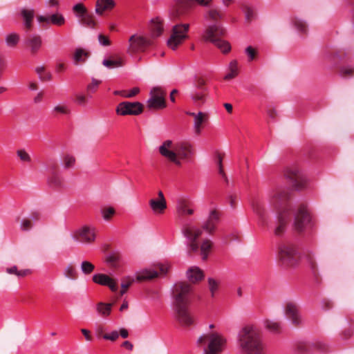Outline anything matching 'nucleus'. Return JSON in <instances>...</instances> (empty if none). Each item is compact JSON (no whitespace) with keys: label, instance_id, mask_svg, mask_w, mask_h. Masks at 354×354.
Listing matches in <instances>:
<instances>
[{"label":"nucleus","instance_id":"1","mask_svg":"<svg viewBox=\"0 0 354 354\" xmlns=\"http://www.w3.org/2000/svg\"><path fill=\"white\" fill-rule=\"evenodd\" d=\"M190 285L184 282H176L171 289L173 308L178 320L183 325L189 326L194 323L193 317L188 310Z\"/></svg>","mask_w":354,"mask_h":354},{"label":"nucleus","instance_id":"2","mask_svg":"<svg viewBox=\"0 0 354 354\" xmlns=\"http://www.w3.org/2000/svg\"><path fill=\"white\" fill-rule=\"evenodd\" d=\"M182 233L189 241L190 250L193 252L200 250L202 260H207L213 248L212 240L207 237L205 238L198 245V239L202 235L203 232L201 227L192 224H185L182 227Z\"/></svg>","mask_w":354,"mask_h":354},{"label":"nucleus","instance_id":"3","mask_svg":"<svg viewBox=\"0 0 354 354\" xmlns=\"http://www.w3.org/2000/svg\"><path fill=\"white\" fill-rule=\"evenodd\" d=\"M205 354H220L227 345V339L221 333H203L197 341Z\"/></svg>","mask_w":354,"mask_h":354},{"label":"nucleus","instance_id":"4","mask_svg":"<svg viewBox=\"0 0 354 354\" xmlns=\"http://www.w3.org/2000/svg\"><path fill=\"white\" fill-rule=\"evenodd\" d=\"M238 342L245 354H264V344L259 333H240Z\"/></svg>","mask_w":354,"mask_h":354},{"label":"nucleus","instance_id":"5","mask_svg":"<svg viewBox=\"0 0 354 354\" xmlns=\"http://www.w3.org/2000/svg\"><path fill=\"white\" fill-rule=\"evenodd\" d=\"M70 236L76 243L91 244L95 241L96 228L91 225H84L72 231Z\"/></svg>","mask_w":354,"mask_h":354},{"label":"nucleus","instance_id":"6","mask_svg":"<svg viewBox=\"0 0 354 354\" xmlns=\"http://www.w3.org/2000/svg\"><path fill=\"white\" fill-rule=\"evenodd\" d=\"M189 24H179L173 26L172 32L167 40V46L175 50L188 37Z\"/></svg>","mask_w":354,"mask_h":354},{"label":"nucleus","instance_id":"7","mask_svg":"<svg viewBox=\"0 0 354 354\" xmlns=\"http://www.w3.org/2000/svg\"><path fill=\"white\" fill-rule=\"evenodd\" d=\"M296 250L290 244L281 243L278 248V258L285 266H294L297 263Z\"/></svg>","mask_w":354,"mask_h":354},{"label":"nucleus","instance_id":"8","mask_svg":"<svg viewBox=\"0 0 354 354\" xmlns=\"http://www.w3.org/2000/svg\"><path fill=\"white\" fill-rule=\"evenodd\" d=\"M285 176L291 181L292 186L297 189H304L308 182V178L297 167L287 168Z\"/></svg>","mask_w":354,"mask_h":354},{"label":"nucleus","instance_id":"9","mask_svg":"<svg viewBox=\"0 0 354 354\" xmlns=\"http://www.w3.org/2000/svg\"><path fill=\"white\" fill-rule=\"evenodd\" d=\"M142 111L143 105L139 102H122L115 109V112L119 115H138Z\"/></svg>","mask_w":354,"mask_h":354},{"label":"nucleus","instance_id":"10","mask_svg":"<svg viewBox=\"0 0 354 354\" xmlns=\"http://www.w3.org/2000/svg\"><path fill=\"white\" fill-rule=\"evenodd\" d=\"M165 93L159 87H154L150 91V97L147 102V107L150 109H161L166 106L165 100Z\"/></svg>","mask_w":354,"mask_h":354},{"label":"nucleus","instance_id":"11","mask_svg":"<svg viewBox=\"0 0 354 354\" xmlns=\"http://www.w3.org/2000/svg\"><path fill=\"white\" fill-rule=\"evenodd\" d=\"M160 154L174 162L176 165H180L181 162L176 158V143L171 140H165L158 147Z\"/></svg>","mask_w":354,"mask_h":354},{"label":"nucleus","instance_id":"12","mask_svg":"<svg viewBox=\"0 0 354 354\" xmlns=\"http://www.w3.org/2000/svg\"><path fill=\"white\" fill-rule=\"evenodd\" d=\"M288 198V190L281 187L272 189L269 194L270 207L279 209L283 205Z\"/></svg>","mask_w":354,"mask_h":354},{"label":"nucleus","instance_id":"13","mask_svg":"<svg viewBox=\"0 0 354 354\" xmlns=\"http://www.w3.org/2000/svg\"><path fill=\"white\" fill-rule=\"evenodd\" d=\"M176 210L180 217L192 216L195 212L192 202L189 198L185 196H180L176 198Z\"/></svg>","mask_w":354,"mask_h":354},{"label":"nucleus","instance_id":"14","mask_svg":"<svg viewBox=\"0 0 354 354\" xmlns=\"http://www.w3.org/2000/svg\"><path fill=\"white\" fill-rule=\"evenodd\" d=\"M177 6L176 10L173 12L174 17H180L183 16L186 10L192 6L193 2L203 6H208L212 0H175Z\"/></svg>","mask_w":354,"mask_h":354},{"label":"nucleus","instance_id":"15","mask_svg":"<svg viewBox=\"0 0 354 354\" xmlns=\"http://www.w3.org/2000/svg\"><path fill=\"white\" fill-rule=\"evenodd\" d=\"M220 221V214L216 209H212L208 214L207 218L203 222L201 228L209 234H213L216 230L217 225Z\"/></svg>","mask_w":354,"mask_h":354},{"label":"nucleus","instance_id":"16","mask_svg":"<svg viewBox=\"0 0 354 354\" xmlns=\"http://www.w3.org/2000/svg\"><path fill=\"white\" fill-rule=\"evenodd\" d=\"M225 28L221 24L208 26L202 33V37L205 41L214 43L217 38L225 34Z\"/></svg>","mask_w":354,"mask_h":354},{"label":"nucleus","instance_id":"17","mask_svg":"<svg viewBox=\"0 0 354 354\" xmlns=\"http://www.w3.org/2000/svg\"><path fill=\"white\" fill-rule=\"evenodd\" d=\"M129 46L128 48V51L130 53H134L138 51L143 50L146 47L151 44L150 39L136 35H132L129 38Z\"/></svg>","mask_w":354,"mask_h":354},{"label":"nucleus","instance_id":"18","mask_svg":"<svg viewBox=\"0 0 354 354\" xmlns=\"http://www.w3.org/2000/svg\"><path fill=\"white\" fill-rule=\"evenodd\" d=\"M284 314L295 325H300L303 323L298 306L295 302L288 301L285 304Z\"/></svg>","mask_w":354,"mask_h":354},{"label":"nucleus","instance_id":"19","mask_svg":"<svg viewBox=\"0 0 354 354\" xmlns=\"http://www.w3.org/2000/svg\"><path fill=\"white\" fill-rule=\"evenodd\" d=\"M252 206L254 213L258 217L259 225L261 226H268V214L265 205L259 201H254L252 203Z\"/></svg>","mask_w":354,"mask_h":354},{"label":"nucleus","instance_id":"20","mask_svg":"<svg viewBox=\"0 0 354 354\" xmlns=\"http://www.w3.org/2000/svg\"><path fill=\"white\" fill-rule=\"evenodd\" d=\"M150 208L154 214H162L167 208V203L163 193L160 191L158 198H152L149 201Z\"/></svg>","mask_w":354,"mask_h":354},{"label":"nucleus","instance_id":"21","mask_svg":"<svg viewBox=\"0 0 354 354\" xmlns=\"http://www.w3.org/2000/svg\"><path fill=\"white\" fill-rule=\"evenodd\" d=\"M310 221V216L306 207H301L295 214L294 226L296 230L301 231Z\"/></svg>","mask_w":354,"mask_h":354},{"label":"nucleus","instance_id":"22","mask_svg":"<svg viewBox=\"0 0 354 354\" xmlns=\"http://www.w3.org/2000/svg\"><path fill=\"white\" fill-rule=\"evenodd\" d=\"M194 153L192 145L187 142H176V158L181 160L190 158Z\"/></svg>","mask_w":354,"mask_h":354},{"label":"nucleus","instance_id":"23","mask_svg":"<svg viewBox=\"0 0 354 354\" xmlns=\"http://www.w3.org/2000/svg\"><path fill=\"white\" fill-rule=\"evenodd\" d=\"M37 21L39 24H53L60 26L64 24L65 17L62 14L56 12L50 16L39 15L37 17Z\"/></svg>","mask_w":354,"mask_h":354},{"label":"nucleus","instance_id":"24","mask_svg":"<svg viewBox=\"0 0 354 354\" xmlns=\"http://www.w3.org/2000/svg\"><path fill=\"white\" fill-rule=\"evenodd\" d=\"M93 281L102 286H107L112 291L118 290V286L115 280L104 274H96L93 276Z\"/></svg>","mask_w":354,"mask_h":354},{"label":"nucleus","instance_id":"25","mask_svg":"<svg viewBox=\"0 0 354 354\" xmlns=\"http://www.w3.org/2000/svg\"><path fill=\"white\" fill-rule=\"evenodd\" d=\"M186 277L189 282L195 283L204 278V273L199 267L193 266L187 270Z\"/></svg>","mask_w":354,"mask_h":354},{"label":"nucleus","instance_id":"26","mask_svg":"<svg viewBox=\"0 0 354 354\" xmlns=\"http://www.w3.org/2000/svg\"><path fill=\"white\" fill-rule=\"evenodd\" d=\"M137 281L151 280L158 276V272L153 268H145L137 271L135 274Z\"/></svg>","mask_w":354,"mask_h":354},{"label":"nucleus","instance_id":"27","mask_svg":"<svg viewBox=\"0 0 354 354\" xmlns=\"http://www.w3.org/2000/svg\"><path fill=\"white\" fill-rule=\"evenodd\" d=\"M207 94V88L206 87H201V88H194L190 93V97L196 104H202L206 100Z\"/></svg>","mask_w":354,"mask_h":354},{"label":"nucleus","instance_id":"28","mask_svg":"<svg viewBox=\"0 0 354 354\" xmlns=\"http://www.w3.org/2000/svg\"><path fill=\"white\" fill-rule=\"evenodd\" d=\"M193 129L194 133L200 134L202 130V124L207 120L208 116L205 113L199 111L196 114H193Z\"/></svg>","mask_w":354,"mask_h":354},{"label":"nucleus","instance_id":"29","mask_svg":"<svg viewBox=\"0 0 354 354\" xmlns=\"http://www.w3.org/2000/svg\"><path fill=\"white\" fill-rule=\"evenodd\" d=\"M288 218L286 211L280 212L277 217V225L274 228V232L277 236L281 235L285 230Z\"/></svg>","mask_w":354,"mask_h":354},{"label":"nucleus","instance_id":"30","mask_svg":"<svg viewBox=\"0 0 354 354\" xmlns=\"http://www.w3.org/2000/svg\"><path fill=\"white\" fill-rule=\"evenodd\" d=\"M151 37L156 38L159 37L163 31V26L159 18L151 19L149 24Z\"/></svg>","mask_w":354,"mask_h":354},{"label":"nucleus","instance_id":"31","mask_svg":"<svg viewBox=\"0 0 354 354\" xmlns=\"http://www.w3.org/2000/svg\"><path fill=\"white\" fill-rule=\"evenodd\" d=\"M26 44L30 48L31 52L36 53L40 49L42 40L39 35H32L28 37Z\"/></svg>","mask_w":354,"mask_h":354},{"label":"nucleus","instance_id":"32","mask_svg":"<svg viewBox=\"0 0 354 354\" xmlns=\"http://www.w3.org/2000/svg\"><path fill=\"white\" fill-rule=\"evenodd\" d=\"M21 15L24 20V25L27 28L32 26V20L35 16V10L33 8H24L21 10Z\"/></svg>","mask_w":354,"mask_h":354},{"label":"nucleus","instance_id":"33","mask_svg":"<svg viewBox=\"0 0 354 354\" xmlns=\"http://www.w3.org/2000/svg\"><path fill=\"white\" fill-rule=\"evenodd\" d=\"M223 17V12L217 6L210 8L205 15V18L207 20L216 21Z\"/></svg>","mask_w":354,"mask_h":354},{"label":"nucleus","instance_id":"34","mask_svg":"<svg viewBox=\"0 0 354 354\" xmlns=\"http://www.w3.org/2000/svg\"><path fill=\"white\" fill-rule=\"evenodd\" d=\"M113 6V0H97L95 6V12L99 15H102L105 10L111 9Z\"/></svg>","mask_w":354,"mask_h":354},{"label":"nucleus","instance_id":"35","mask_svg":"<svg viewBox=\"0 0 354 354\" xmlns=\"http://www.w3.org/2000/svg\"><path fill=\"white\" fill-rule=\"evenodd\" d=\"M63 275L68 279L75 280L77 277V270L72 263H69L64 268Z\"/></svg>","mask_w":354,"mask_h":354},{"label":"nucleus","instance_id":"36","mask_svg":"<svg viewBox=\"0 0 354 354\" xmlns=\"http://www.w3.org/2000/svg\"><path fill=\"white\" fill-rule=\"evenodd\" d=\"M119 334H120L124 339L127 338L129 335V333H97V339L98 340L104 339L114 342L118 338Z\"/></svg>","mask_w":354,"mask_h":354},{"label":"nucleus","instance_id":"37","mask_svg":"<svg viewBox=\"0 0 354 354\" xmlns=\"http://www.w3.org/2000/svg\"><path fill=\"white\" fill-rule=\"evenodd\" d=\"M228 72L224 77L226 80L234 78L238 75V63L236 60L230 62L228 66Z\"/></svg>","mask_w":354,"mask_h":354},{"label":"nucleus","instance_id":"38","mask_svg":"<svg viewBox=\"0 0 354 354\" xmlns=\"http://www.w3.org/2000/svg\"><path fill=\"white\" fill-rule=\"evenodd\" d=\"M102 64L109 68H115L121 67L124 65V61L121 57H118L115 59H104L102 62Z\"/></svg>","mask_w":354,"mask_h":354},{"label":"nucleus","instance_id":"39","mask_svg":"<svg viewBox=\"0 0 354 354\" xmlns=\"http://www.w3.org/2000/svg\"><path fill=\"white\" fill-rule=\"evenodd\" d=\"M261 324L266 329L270 330H279L281 329V323L274 320L265 319L261 322Z\"/></svg>","mask_w":354,"mask_h":354},{"label":"nucleus","instance_id":"40","mask_svg":"<svg viewBox=\"0 0 354 354\" xmlns=\"http://www.w3.org/2000/svg\"><path fill=\"white\" fill-rule=\"evenodd\" d=\"M111 304L99 303L97 305V311L99 315L106 317L108 316L111 311Z\"/></svg>","mask_w":354,"mask_h":354},{"label":"nucleus","instance_id":"41","mask_svg":"<svg viewBox=\"0 0 354 354\" xmlns=\"http://www.w3.org/2000/svg\"><path fill=\"white\" fill-rule=\"evenodd\" d=\"M75 164V157L69 153L64 155L62 159V165L65 169L73 168Z\"/></svg>","mask_w":354,"mask_h":354},{"label":"nucleus","instance_id":"42","mask_svg":"<svg viewBox=\"0 0 354 354\" xmlns=\"http://www.w3.org/2000/svg\"><path fill=\"white\" fill-rule=\"evenodd\" d=\"M213 44L223 53H227L231 50L230 43L220 38H217Z\"/></svg>","mask_w":354,"mask_h":354},{"label":"nucleus","instance_id":"43","mask_svg":"<svg viewBox=\"0 0 354 354\" xmlns=\"http://www.w3.org/2000/svg\"><path fill=\"white\" fill-rule=\"evenodd\" d=\"M88 53L82 48H77L75 51L73 59L75 64L83 62L88 57Z\"/></svg>","mask_w":354,"mask_h":354},{"label":"nucleus","instance_id":"44","mask_svg":"<svg viewBox=\"0 0 354 354\" xmlns=\"http://www.w3.org/2000/svg\"><path fill=\"white\" fill-rule=\"evenodd\" d=\"M53 111L63 115H68L71 113L70 108L66 102H59L55 104Z\"/></svg>","mask_w":354,"mask_h":354},{"label":"nucleus","instance_id":"45","mask_svg":"<svg viewBox=\"0 0 354 354\" xmlns=\"http://www.w3.org/2000/svg\"><path fill=\"white\" fill-rule=\"evenodd\" d=\"M5 41L8 46L12 48L18 44L19 36L17 33L12 32L6 35Z\"/></svg>","mask_w":354,"mask_h":354},{"label":"nucleus","instance_id":"46","mask_svg":"<svg viewBox=\"0 0 354 354\" xmlns=\"http://www.w3.org/2000/svg\"><path fill=\"white\" fill-rule=\"evenodd\" d=\"M324 59L330 64L335 65L342 60V57L338 53L333 54L326 53L324 55Z\"/></svg>","mask_w":354,"mask_h":354},{"label":"nucleus","instance_id":"47","mask_svg":"<svg viewBox=\"0 0 354 354\" xmlns=\"http://www.w3.org/2000/svg\"><path fill=\"white\" fill-rule=\"evenodd\" d=\"M6 272L10 274H15L19 277H22L30 273L29 270H18L16 266H13L6 269Z\"/></svg>","mask_w":354,"mask_h":354},{"label":"nucleus","instance_id":"48","mask_svg":"<svg viewBox=\"0 0 354 354\" xmlns=\"http://www.w3.org/2000/svg\"><path fill=\"white\" fill-rule=\"evenodd\" d=\"M80 21L84 26H86L90 28H94L96 23L95 20L93 19V17L90 15L89 14L86 13L84 15H83L80 19Z\"/></svg>","mask_w":354,"mask_h":354},{"label":"nucleus","instance_id":"49","mask_svg":"<svg viewBox=\"0 0 354 354\" xmlns=\"http://www.w3.org/2000/svg\"><path fill=\"white\" fill-rule=\"evenodd\" d=\"M80 268L84 274H88L94 270L95 266L89 261H84L81 263Z\"/></svg>","mask_w":354,"mask_h":354},{"label":"nucleus","instance_id":"50","mask_svg":"<svg viewBox=\"0 0 354 354\" xmlns=\"http://www.w3.org/2000/svg\"><path fill=\"white\" fill-rule=\"evenodd\" d=\"M243 11L245 13V19L247 21H251L255 18L256 14L252 8L248 6H244L243 7Z\"/></svg>","mask_w":354,"mask_h":354},{"label":"nucleus","instance_id":"51","mask_svg":"<svg viewBox=\"0 0 354 354\" xmlns=\"http://www.w3.org/2000/svg\"><path fill=\"white\" fill-rule=\"evenodd\" d=\"M73 10L75 12H76V17L80 19L83 15L87 13L86 10L83 4L82 3H77L75 4Z\"/></svg>","mask_w":354,"mask_h":354},{"label":"nucleus","instance_id":"52","mask_svg":"<svg viewBox=\"0 0 354 354\" xmlns=\"http://www.w3.org/2000/svg\"><path fill=\"white\" fill-rule=\"evenodd\" d=\"M35 71L38 74L39 77L42 80H48L50 79V74L46 73L43 66H39L35 68Z\"/></svg>","mask_w":354,"mask_h":354},{"label":"nucleus","instance_id":"53","mask_svg":"<svg viewBox=\"0 0 354 354\" xmlns=\"http://www.w3.org/2000/svg\"><path fill=\"white\" fill-rule=\"evenodd\" d=\"M208 285H209V289L211 292L212 296L213 297L216 292L218 289L219 286V281L213 279V278H209L208 279Z\"/></svg>","mask_w":354,"mask_h":354},{"label":"nucleus","instance_id":"54","mask_svg":"<svg viewBox=\"0 0 354 354\" xmlns=\"http://www.w3.org/2000/svg\"><path fill=\"white\" fill-rule=\"evenodd\" d=\"M340 74L344 77L352 76L354 74V67L351 65L343 66L340 69Z\"/></svg>","mask_w":354,"mask_h":354},{"label":"nucleus","instance_id":"55","mask_svg":"<svg viewBox=\"0 0 354 354\" xmlns=\"http://www.w3.org/2000/svg\"><path fill=\"white\" fill-rule=\"evenodd\" d=\"M101 214L105 221H109L115 214V209L113 207H105L101 210Z\"/></svg>","mask_w":354,"mask_h":354},{"label":"nucleus","instance_id":"56","mask_svg":"<svg viewBox=\"0 0 354 354\" xmlns=\"http://www.w3.org/2000/svg\"><path fill=\"white\" fill-rule=\"evenodd\" d=\"M75 102L80 106H85L87 104V99L84 94L83 93H75Z\"/></svg>","mask_w":354,"mask_h":354},{"label":"nucleus","instance_id":"57","mask_svg":"<svg viewBox=\"0 0 354 354\" xmlns=\"http://www.w3.org/2000/svg\"><path fill=\"white\" fill-rule=\"evenodd\" d=\"M100 83V80L93 78L91 83L86 87L87 91L90 93H95Z\"/></svg>","mask_w":354,"mask_h":354},{"label":"nucleus","instance_id":"58","mask_svg":"<svg viewBox=\"0 0 354 354\" xmlns=\"http://www.w3.org/2000/svg\"><path fill=\"white\" fill-rule=\"evenodd\" d=\"M294 23L295 27L299 31L301 32H306L307 26L304 21H303L301 19H297Z\"/></svg>","mask_w":354,"mask_h":354},{"label":"nucleus","instance_id":"59","mask_svg":"<svg viewBox=\"0 0 354 354\" xmlns=\"http://www.w3.org/2000/svg\"><path fill=\"white\" fill-rule=\"evenodd\" d=\"M259 330L257 324L254 323H248L242 328L241 332H254Z\"/></svg>","mask_w":354,"mask_h":354},{"label":"nucleus","instance_id":"60","mask_svg":"<svg viewBox=\"0 0 354 354\" xmlns=\"http://www.w3.org/2000/svg\"><path fill=\"white\" fill-rule=\"evenodd\" d=\"M17 155L22 161L29 162L30 160L29 154L25 150H19Z\"/></svg>","mask_w":354,"mask_h":354},{"label":"nucleus","instance_id":"61","mask_svg":"<svg viewBox=\"0 0 354 354\" xmlns=\"http://www.w3.org/2000/svg\"><path fill=\"white\" fill-rule=\"evenodd\" d=\"M32 227L31 220L24 218L21 222V229L24 231L28 230Z\"/></svg>","mask_w":354,"mask_h":354},{"label":"nucleus","instance_id":"62","mask_svg":"<svg viewBox=\"0 0 354 354\" xmlns=\"http://www.w3.org/2000/svg\"><path fill=\"white\" fill-rule=\"evenodd\" d=\"M97 38H98V41L100 45L104 46L110 45V41H109V39L108 37L104 36L102 34H100L98 35Z\"/></svg>","mask_w":354,"mask_h":354},{"label":"nucleus","instance_id":"63","mask_svg":"<svg viewBox=\"0 0 354 354\" xmlns=\"http://www.w3.org/2000/svg\"><path fill=\"white\" fill-rule=\"evenodd\" d=\"M126 98H131L136 95L140 92V88L138 87H134L131 90H126Z\"/></svg>","mask_w":354,"mask_h":354},{"label":"nucleus","instance_id":"64","mask_svg":"<svg viewBox=\"0 0 354 354\" xmlns=\"http://www.w3.org/2000/svg\"><path fill=\"white\" fill-rule=\"evenodd\" d=\"M314 347L322 352H325L328 350L327 345L322 342H317L315 343Z\"/></svg>","mask_w":354,"mask_h":354}]
</instances>
